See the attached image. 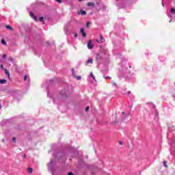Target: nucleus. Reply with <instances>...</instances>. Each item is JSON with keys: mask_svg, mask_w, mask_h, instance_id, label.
<instances>
[{"mask_svg": "<svg viewBox=\"0 0 175 175\" xmlns=\"http://www.w3.org/2000/svg\"><path fill=\"white\" fill-rule=\"evenodd\" d=\"M128 68H131L128 63L123 61L122 62V66L119 69V77H124L126 75V73H131L129 70H128Z\"/></svg>", "mask_w": 175, "mask_h": 175, "instance_id": "f257e3e1", "label": "nucleus"}, {"mask_svg": "<svg viewBox=\"0 0 175 175\" xmlns=\"http://www.w3.org/2000/svg\"><path fill=\"white\" fill-rule=\"evenodd\" d=\"M53 157L55 160L60 161L61 162H65L66 161V154L65 152H58L53 154Z\"/></svg>", "mask_w": 175, "mask_h": 175, "instance_id": "f03ea898", "label": "nucleus"}, {"mask_svg": "<svg viewBox=\"0 0 175 175\" xmlns=\"http://www.w3.org/2000/svg\"><path fill=\"white\" fill-rule=\"evenodd\" d=\"M48 170H50V172H54L55 170V161L51 160L48 164Z\"/></svg>", "mask_w": 175, "mask_h": 175, "instance_id": "7ed1b4c3", "label": "nucleus"}, {"mask_svg": "<svg viewBox=\"0 0 175 175\" xmlns=\"http://www.w3.org/2000/svg\"><path fill=\"white\" fill-rule=\"evenodd\" d=\"M10 95H12L13 98H17V95H18V90H10L8 91Z\"/></svg>", "mask_w": 175, "mask_h": 175, "instance_id": "20e7f679", "label": "nucleus"}, {"mask_svg": "<svg viewBox=\"0 0 175 175\" xmlns=\"http://www.w3.org/2000/svg\"><path fill=\"white\" fill-rule=\"evenodd\" d=\"M60 96H62V98H66L68 96V94L66 92V90H62L59 93Z\"/></svg>", "mask_w": 175, "mask_h": 175, "instance_id": "39448f33", "label": "nucleus"}, {"mask_svg": "<svg viewBox=\"0 0 175 175\" xmlns=\"http://www.w3.org/2000/svg\"><path fill=\"white\" fill-rule=\"evenodd\" d=\"M29 16H31V18H33L34 20V21H38V17L36 16H35V14H33V12H29Z\"/></svg>", "mask_w": 175, "mask_h": 175, "instance_id": "423d86ee", "label": "nucleus"}, {"mask_svg": "<svg viewBox=\"0 0 175 175\" xmlns=\"http://www.w3.org/2000/svg\"><path fill=\"white\" fill-rule=\"evenodd\" d=\"M94 47V44H92V42H91V40H90L88 42V49H91Z\"/></svg>", "mask_w": 175, "mask_h": 175, "instance_id": "0eeeda50", "label": "nucleus"}, {"mask_svg": "<svg viewBox=\"0 0 175 175\" xmlns=\"http://www.w3.org/2000/svg\"><path fill=\"white\" fill-rule=\"evenodd\" d=\"M81 33L82 34V36L83 38H85V36H87V34L85 33V31H84V28L81 29Z\"/></svg>", "mask_w": 175, "mask_h": 175, "instance_id": "6e6552de", "label": "nucleus"}, {"mask_svg": "<svg viewBox=\"0 0 175 175\" xmlns=\"http://www.w3.org/2000/svg\"><path fill=\"white\" fill-rule=\"evenodd\" d=\"M78 14H81V16H85L87 12L85 10H81L80 12H78Z\"/></svg>", "mask_w": 175, "mask_h": 175, "instance_id": "1a4fd4ad", "label": "nucleus"}, {"mask_svg": "<svg viewBox=\"0 0 175 175\" xmlns=\"http://www.w3.org/2000/svg\"><path fill=\"white\" fill-rule=\"evenodd\" d=\"M4 72L6 75V76H8V79H10V73L9 72V70L5 69V70H4Z\"/></svg>", "mask_w": 175, "mask_h": 175, "instance_id": "9d476101", "label": "nucleus"}, {"mask_svg": "<svg viewBox=\"0 0 175 175\" xmlns=\"http://www.w3.org/2000/svg\"><path fill=\"white\" fill-rule=\"evenodd\" d=\"M27 172L28 173H29V174H32V172H33V169H32L31 167H28Z\"/></svg>", "mask_w": 175, "mask_h": 175, "instance_id": "9b49d317", "label": "nucleus"}, {"mask_svg": "<svg viewBox=\"0 0 175 175\" xmlns=\"http://www.w3.org/2000/svg\"><path fill=\"white\" fill-rule=\"evenodd\" d=\"M105 42V38H103V36L100 35V42L103 43Z\"/></svg>", "mask_w": 175, "mask_h": 175, "instance_id": "f8f14e48", "label": "nucleus"}, {"mask_svg": "<svg viewBox=\"0 0 175 175\" xmlns=\"http://www.w3.org/2000/svg\"><path fill=\"white\" fill-rule=\"evenodd\" d=\"M89 64H92V59H88L85 63V65H89Z\"/></svg>", "mask_w": 175, "mask_h": 175, "instance_id": "ddd939ff", "label": "nucleus"}, {"mask_svg": "<svg viewBox=\"0 0 175 175\" xmlns=\"http://www.w3.org/2000/svg\"><path fill=\"white\" fill-rule=\"evenodd\" d=\"M0 84H6V79H0Z\"/></svg>", "mask_w": 175, "mask_h": 175, "instance_id": "4468645a", "label": "nucleus"}, {"mask_svg": "<svg viewBox=\"0 0 175 175\" xmlns=\"http://www.w3.org/2000/svg\"><path fill=\"white\" fill-rule=\"evenodd\" d=\"M90 77H92L93 80H94V81H96V79H95V76L94 75V74H92V72H90Z\"/></svg>", "mask_w": 175, "mask_h": 175, "instance_id": "2eb2a0df", "label": "nucleus"}, {"mask_svg": "<svg viewBox=\"0 0 175 175\" xmlns=\"http://www.w3.org/2000/svg\"><path fill=\"white\" fill-rule=\"evenodd\" d=\"M95 5L92 2H88V6H94Z\"/></svg>", "mask_w": 175, "mask_h": 175, "instance_id": "dca6fc26", "label": "nucleus"}, {"mask_svg": "<svg viewBox=\"0 0 175 175\" xmlns=\"http://www.w3.org/2000/svg\"><path fill=\"white\" fill-rule=\"evenodd\" d=\"M111 84H112L113 87H116L117 88V83L116 82H114V81H111Z\"/></svg>", "mask_w": 175, "mask_h": 175, "instance_id": "f3484780", "label": "nucleus"}, {"mask_svg": "<svg viewBox=\"0 0 175 175\" xmlns=\"http://www.w3.org/2000/svg\"><path fill=\"white\" fill-rule=\"evenodd\" d=\"M170 13H172V14H175V9L174 8H171Z\"/></svg>", "mask_w": 175, "mask_h": 175, "instance_id": "a211bd4d", "label": "nucleus"}, {"mask_svg": "<svg viewBox=\"0 0 175 175\" xmlns=\"http://www.w3.org/2000/svg\"><path fill=\"white\" fill-rule=\"evenodd\" d=\"M1 44H3V46H6V41H5L4 39L1 40Z\"/></svg>", "mask_w": 175, "mask_h": 175, "instance_id": "6ab92c4d", "label": "nucleus"}, {"mask_svg": "<svg viewBox=\"0 0 175 175\" xmlns=\"http://www.w3.org/2000/svg\"><path fill=\"white\" fill-rule=\"evenodd\" d=\"M75 154H77V150H75L74 151V153H72V154H71V157H72V158H74V157H75Z\"/></svg>", "mask_w": 175, "mask_h": 175, "instance_id": "aec40b11", "label": "nucleus"}, {"mask_svg": "<svg viewBox=\"0 0 175 175\" xmlns=\"http://www.w3.org/2000/svg\"><path fill=\"white\" fill-rule=\"evenodd\" d=\"M5 28H6L7 29H10V30L12 29V27H11L10 25H6V26H5Z\"/></svg>", "mask_w": 175, "mask_h": 175, "instance_id": "412c9836", "label": "nucleus"}, {"mask_svg": "<svg viewBox=\"0 0 175 175\" xmlns=\"http://www.w3.org/2000/svg\"><path fill=\"white\" fill-rule=\"evenodd\" d=\"M44 18L43 16L40 17L39 21L42 23L43 22Z\"/></svg>", "mask_w": 175, "mask_h": 175, "instance_id": "4be33fe9", "label": "nucleus"}, {"mask_svg": "<svg viewBox=\"0 0 175 175\" xmlns=\"http://www.w3.org/2000/svg\"><path fill=\"white\" fill-rule=\"evenodd\" d=\"M90 24H91V23H90V22H87L86 23V27L88 28V27H90Z\"/></svg>", "mask_w": 175, "mask_h": 175, "instance_id": "5701e85b", "label": "nucleus"}, {"mask_svg": "<svg viewBox=\"0 0 175 175\" xmlns=\"http://www.w3.org/2000/svg\"><path fill=\"white\" fill-rule=\"evenodd\" d=\"M77 80H81V76H78L76 77Z\"/></svg>", "mask_w": 175, "mask_h": 175, "instance_id": "b1692460", "label": "nucleus"}, {"mask_svg": "<svg viewBox=\"0 0 175 175\" xmlns=\"http://www.w3.org/2000/svg\"><path fill=\"white\" fill-rule=\"evenodd\" d=\"M27 79H28V75H25L24 77L25 81H27Z\"/></svg>", "mask_w": 175, "mask_h": 175, "instance_id": "393cba45", "label": "nucleus"}, {"mask_svg": "<svg viewBox=\"0 0 175 175\" xmlns=\"http://www.w3.org/2000/svg\"><path fill=\"white\" fill-rule=\"evenodd\" d=\"M58 3H62V0H55Z\"/></svg>", "mask_w": 175, "mask_h": 175, "instance_id": "a878e982", "label": "nucleus"}, {"mask_svg": "<svg viewBox=\"0 0 175 175\" xmlns=\"http://www.w3.org/2000/svg\"><path fill=\"white\" fill-rule=\"evenodd\" d=\"M9 61H10V62H13V58L10 57V58H9Z\"/></svg>", "mask_w": 175, "mask_h": 175, "instance_id": "bb28decb", "label": "nucleus"}, {"mask_svg": "<svg viewBox=\"0 0 175 175\" xmlns=\"http://www.w3.org/2000/svg\"><path fill=\"white\" fill-rule=\"evenodd\" d=\"M85 110V111H88V110H90V107H87Z\"/></svg>", "mask_w": 175, "mask_h": 175, "instance_id": "cd10ccee", "label": "nucleus"}, {"mask_svg": "<svg viewBox=\"0 0 175 175\" xmlns=\"http://www.w3.org/2000/svg\"><path fill=\"white\" fill-rule=\"evenodd\" d=\"M2 57H3V59H5V58H6V55H3V56H2Z\"/></svg>", "mask_w": 175, "mask_h": 175, "instance_id": "c85d7f7f", "label": "nucleus"}, {"mask_svg": "<svg viewBox=\"0 0 175 175\" xmlns=\"http://www.w3.org/2000/svg\"><path fill=\"white\" fill-rule=\"evenodd\" d=\"M46 91H47V96H49V88H46Z\"/></svg>", "mask_w": 175, "mask_h": 175, "instance_id": "c756f323", "label": "nucleus"}, {"mask_svg": "<svg viewBox=\"0 0 175 175\" xmlns=\"http://www.w3.org/2000/svg\"><path fill=\"white\" fill-rule=\"evenodd\" d=\"M163 166H165L166 167V161L163 162Z\"/></svg>", "mask_w": 175, "mask_h": 175, "instance_id": "7c9ffc66", "label": "nucleus"}, {"mask_svg": "<svg viewBox=\"0 0 175 175\" xmlns=\"http://www.w3.org/2000/svg\"><path fill=\"white\" fill-rule=\"evenodd\" d=\"M12 142H16V137L12 138Z\"/></svg>", "mask_w": 175, "mask_h": 175, "instance_id": "2f4dec72", "label": "nucleus"}, {"mask_svg": "<svg viewBox=\"0 0 175 175\" xmlns=\"http://www.w3.org/2000/svg\"><path fill=\"white\" fill-rule=\"evenodd\" d=\"M68 175H73L72 172H68Z\"/></svg>", "mask_w": 175, "mask_h": 175, "instance_id": "473e14b6", "label": "nucleus"}, {"mask_svg": "<svg viewBox=\"0 0 175 175\" xmlns=\"http://www.w3.org/2000/svg\"><path fill=\"white\" fill-rule=\"evenodd\" d=\"M105 79H111L110 77H104Z\"/></svg>", "mask_w": 175, "mask_h": 175, "instance_id": "72a5a7b5", "label": "nucleus"}, {"mask_svg": "<svg viewBox=\"0 0 175 175\" xmlns=\"http://www.w3.org/2000/svg\"><path fill=\"white\" fill-rule=\"evenodd\" d=\"M77 36H78L77 33H75V38H77Z\"/></svg>", "mask_w": 175, "mask_h": 175, "instance_id": "f704fd0d", "label": "nucleus"}, {"mask_svg": "<svg viewBox=\"0 0 175 175\" xmlns=\"http://www.w3.org/2000/svg\"><path fill=\"white\" fill-rule=\"evenodd\" d=\"M119 144H120V146H122V142H120Z\"/></svg>", "mask_w": 175, "mask_h": 175, "instance_id": "c9c22d12", "label": "nucleus"}, {"mask_svg": "<svg viewBox=\"0 0 175 175\" xmlns=\"http://www.w3.org/2000/svg\"><path fill=\"white\" fill-rule=\"evenodd\" d=\"M116 6H120V4H118V3H116Z\"/></svg>", "mask_w": 175, "mask_h": 175, "instance_id": "e433bc0d", "label": "nucleus"}, {"mask_svg": "<svg viewBox=\"0 0 175 175\" xmlns=\"http://www.w3.org/2000/svg\"><path fill=\"white\" fill-rule=\"evenodd\" d=\"M1 69H3V65L1 66Z\"/></svg>", "mask_w": 175, "mask_h": 175, "instance_id": "4c0bfd02", "label": "nucleus"}, {"mask_svg": "<svg viewBox=\"0 0 175 175\" xmlns=\"http://www.w3.org/2000/svg\"><path fill=\"white\" fill-rule=\"evenodd\" d=\"M130 94H131V91H129L128 92V95H130Z\"/></svg>", "mask_w": 175, "mask_h": 175, "instance_id": "58836bf2", "label": "nucleus"}, {"mask_svg": "<svg viewBox=\"0 0 175 175\" xmlns=\"http://www.w3.org/2000/svg\"><path fill=\"white\" fill-rule=\"evenodd\" d=\"M2 142H3V143H5V139H2Z\"/></svg>", "mask_w": 175, "mask_h": 175, "instance_id": "ea45409f", "label": "nucleus"}, {"mask_svg": "<svg viewBox=\"0 0 175 175\" xmlns=\"http://www.w3.org/2000/svg\"><path fill=\"white\" fill-rule=\"evenodd\" d=\"M162 6H165V4H163V2H162Z\"/></svg>", "mask_w": 175, "mask_h": 175, "instance_id": "a19ab883", "label": "nucleus"}, {"mask_svg": "<svg viewBox=\"0 0 175 175\" xmlns=\"http://www.w3.org/2000/svg\"><path fill=\"white\" fill-rule=\"evenodd\" d=\"M120 8H125V6H124V5H121V6H120Z\"/></svg>", "mask_w": 175, "mask_h": 175, "instance_id": "79ce46f5", "label": "nucleus"}, {"mask_svg": "<svg viewBox=\"0 0 175 175\" xmlns=\"http://www.w3.org/2000/svg\"><path fill=\"white\" fill-rule=\"evenodd\" d=\"M26 157H27V155L25 154V155L23 156V158H26Z\"/></svg>", "mask_w": 175, "mask_h": 175, "instance_id": "37998d69", "label": "nucleus"}, {"mask_svg": "<svg viewBox=\"0 0 175 175\" xmlns=\"http://www.w3.org/2000/svg\"><path fill=\"white\" fill-rule=\"evenodd\" d=\"M0 109H2V106L1 105V104H0Z\"/></svg>", "mask_w": 175, "mask_h": 175, "instance_id": "c03bdc74", "label": "nucleus"}, {"mask_svg": "<svg viewBox=\"0 0 175 175\" xmlns=\"http://www.w3.org/2000/svg\"><path fill=\"white\" fill-rule=\"evenodd\" d=\"M122 114H125V112H122Z\"/></svg>", "mask_w": 175, "mask_h": 175, "instance_id": "a18cd8bd", "label": "nucleus"}, {"mask_svg": "<svg viewBox=\"0 0 175 175\" xmlns=\"http://www.w3.org/2000/svg\"><path fill=\"white\" fill-rule=\"evenodd\" d=\"M46 44H49V41L46 42Z\"/></svg>", "mask_w": 175, "mask_h": 175, "instance_id": "49530a36", "label": "nucleus"}, {"mask_svg": "<svg viewBox=\"0 0 175 175\" xmlns=\"http://www.w3.org/2000/svg\"><path fill=\"white\" fill-rule=\"evenodd\" d=\"M72 72H75V70H74V69H72Z\"/></svg>", "mask_w": 175, "mask_h": 175, "instance_id": "de8ad7c7", "label": "nucleus"}, {"mask_svg": "<svg viewBox=\"0 0 175 175\" xmlns=\"http://www.w3.org/2000/svg\"><path fill=\"white\" fill-rule=\"evenodd\" d=\"M126 117H129V114H128V116Z\"/></svg>", "mask_w": 175, "mask_h": 175, "instance_id": "09e8293b", "label": "nucleus"}, {"mask_svg": "<svg viewBox=\"0 0 175 175\" xmlns=\"http://www.w3.org/2000/svg\"><path fill=\"white\" fill-rule=\"evenodd\" d=\"M53 175H54V174L52 173Z\"/></svg>", "mask_w": 175, "mask_h": 175, "instance_id": "8fccbe9b", "label": "nucleus"}]
</instances>
